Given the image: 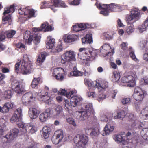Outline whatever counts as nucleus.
I'll return each mask as SVG.
<instances>
[{"label": "nucleus", "mask_w": 148, "mask_h": 148, "mask_svg": "<svg viewBox=\"0 0 148 148\" xmlns=\"http://www.w3.org/2000/svg\"><path fill=\"white\" fill-rule=\"evenodd\" d=\"M14 11V5H12L10 7L4 8V11L3 13V15L5 16L6 14H8L10 12L13 13Z\"/></svg>", "instance_id": "obj_34"}, {"label": "nucleus", "mask_w": 148, "mask_h": 148, "mask_svg": "<svg viewBox=\"0 0 148 148\" xmlns=\"http://www.w3.org/2000/svg\"><path fill=\"white\" fill-rule=\"evenodd\" d=\"M70 74L71 75L77 76H82L83 75L82 72L77 71H74L70 72Z\"/></svg>", "instance_id": "obj_49"}, {"label": "nucleus", "mask_w": 148, "mask_h": 148, "mask_svg": "<svg viewBox=\"0 0 148 148\" xmlns=\"http://www.w3.org/2000/svg\"><path fill=\"white\" fill-rule=\"evenodd\" d=\"M41 78L40 77L34 78L32 82L31 86L32 88H36L40 81Z\"/></svg>", "instance_id": "obj_43"}, {"label": "nucleus", "mask_w": 148, "mask_h": 148, "mask_svg": "<svg viewBox=\"0 0 148 148\" xmlns=\"http://www.w3.org/2000/svg\"><path fill=\"white\" fill-rule=\"evenodd\" d=\"M62 50V45L61 43L57 45L56 47L52 49L51 50V52L54 53H56Z\"/></svg>", "instance_id": "obj_44"}, {"label": "nucleus", "mask_w": 148, "mask_h": 148, "mask_svg": "<svg viewBox=\"0 0 148 148\" xmlns=\"http://www.w3.org/2000/svg\"><path fill=\"white\" fill-rule=\"evenodd\" d=\"M67 121L69 123L71 124L73 126H76V124L74 119L72 118H69L67 119Z\"/></svg>", "instance_id": "obj_55"}, {"label": "nucleus", "mask_w": 148, "mask_h": 148, "mask_svg": "<svg viewBox=\"0 0 148 148\" xmlns=\"http://www.w3.org/2000/svg\"><path fill=\"white\" fill-rule=\"evenodd\" d=\"M80 25L82 26V29L83 30L91 27V25L88 23H81L80 24Z\"/></svg>", "instance_id": "obj_56"}, {"label": "nucleus", "mask_w": 148, "mask_h": 148, "mask_svg": "<svg viewBox=\"0 0 148 148\" xmlns=\"http://www.w3.org/2000/svg\"><path fill=\"white\" fill-rule=\"evenodd\" d=\"M130 124L131 125V129H139L140 122L137 120H132L130 121Z\"/></svg>", "instance_id": "obj_32"}, {"label": "nucleus", "mask_w": 148, "mask_h": 148, "mask_svg": "<svg viewBox=\"0 0 148 148\" xmlns=\"http://www.w3.org/2000/svg\"><path fill=\"white\" fill-rule=\"evenodd\" d=\"M46 52H42L38 56L37 59V62L38 63L42 64L44 61L47 55Z\"/></svg>", "instance_id": "obj_33"}, {"label": "nucleus", "mask_w": 148, "mask_h": 148, "mask_svg": "<svg viewBox=\"0 0 148 148\" xmlns=\"http://www.w3.org/2000/svg\"><path fill=\"white\" fill-rule=\"evenodd\" d=\"M79 51L80 52H83L84 54L81 59L84 60L90 61L95 58V56L92 54L93 52L90 51L88 49L85 48H81L79 49Z\"/></svg>", "instance_id": "obj_7"}, {"label": "nucleus", "mask_w": 148, "mask_h": 148, "mask_svg": "<svg viewBox=\"0 0 148 148\" xmlns=\"http://www.w3.org/2000/svg\"><path fill=\"white\" fill-rule=\"evenodd\" d=\"M36 12V10H34L33 9H31L28 10V12L29 14L28 18H30L33 17H35V13Z\"/></svg>", "instance_id": "obj_48"}, {"label": "nucleus", "mask_w": 148, "mask_h": 148, "mask_svg": "<svg viewBox=\"0 0 148 148\" xmlns=\"http://www.w3.org/2000/svg\"><path fill=\"white\" fill-rule=\"evenodd\" d=\"M55 44V40L53 38H50L46 44V47L47 48L52 49L53 48V47Z\"/></svg>", "instance_id": "obj_39"}, {"label": "nucleus", "mask_w": 148, "mask_h": 148, "mask_svg": "<svg viewBox=\"0 0 148 148\" xmlns=\"http://www.w3.org/2000/svg\"><path fill=\"white\" fill-rule=\"evenodd\" d=\"M19 133V130L16 128L12 129L10 130V132L8 133L4 136L8 142H10L12 141L18 136Z\"/></svg>", "instance_id": "obj_10"}, {"label": "nucleus", "mask_w": 148, "mask_h": 148, "mask_svg": "<svg viewBox=\"0 0 148 148\" xmlns=\"http://www.w3.org/2000/svg\"><path fill=\"white\" fill-rule=\"evenodd\" d=\"M108 5H103L101 6L100 5L99 7V8L100 9H102L100 13L104 15L105 16H107L108 15L109 13V11H110V10L108 9Z\"/></svg>", "instance_id": "obj_24"}, {"label": "nucleus", "mask_w": 148, "mask_h": 148, "mask_svg": "<svg viewBox=\"0 0 148 148\" xmlns=\"http://www.w3.org/2000/svg\"><path fill=\"white\" fill-rule=\"evenodd\" d=\"M148 43L147 42V41L146 40H143L141 42L140 46L143 49L145 48H146L147 45L148 44Z\"/></svg>", "instance_id": "obj_61"}, {"label": "nucleus", "mask_w": 148, "mask_h": 148, "mask_svg": "<svg viewBox=\"0 0 148 148\" xmlns=\"http://www.w3.org/2000/svg\"><path fill=\"white\" fill-rule=\"evenodd\" d=\"M52 74L55 79L59 81H63L65 77L64 70L61 68H57L54 69Z\"/></svg>", "instance_id": "obj_5"}, {"label": "nucleus", "mask_w": 148, "mask_h": 148, "mask_svg": "<svg viewBox=\"0 0 148 148\" xmlns=\"http://www.w3.org/2000/svg\"><path fill=\"white\" fill-rule=\"evenodd\" d=\"M55 111L57 115L60 116H63L62 108L60 106L58 105L56 106L55 109Z\"/></svg>", "instance_id": "obj_38"}, {"label": "nucleus", "mask_w": 148, "mask_h": 148, "mask_svg": "<svg viewBox=\"0 0 148 148\" xmlns=\"http://www.w3.org/2000/svg\"><path fill=\"white\" fill-rule=\"evenodd\" d=\"M84 107L81 108L83 111H81V115L79 117V120L83 121L87 119L91 114H94V110L92 105L91 103H85Z\"/></svg>", "instance_id": "obj_3"}, {"label": "nucleus", "mask_w": 148, "mask_h": 148, "mask_svg": "<svg viewBox=\"0 0 148 148\" xmlns=\"http://www.w3.org/2000/svg\"><path fill=\"white\" fill-rule=\"evenodd\" d=\"M70 99V104L71 106L75 107L80 103L82 100V97L78 95H71Z\"/></svg>", "instance_id": "obj_14"}, {"label": "nucleus", "mask_w": 148, "mask_h": 148, "mask_svg": "<svg viewBox=\"0 0 148 148\" xmlns=\"http://www.w3.org/2000/svg\"><path fill=\"white\" fill-rule=\"evenodd\" d=\"M41 36L37 33H31L29 31H26L24 34V39L28 45L31 44L32 41L35 45H37L40 42Z\"/></svg>", "instance_id": "obj_2"}, {"label": "nucleus", "mask_w": 148, "mask_h": 148, "mask_svg": "<svg viewBox=\"0 0 148 148\" xmlns=\"http://www.w3.org/2000/svg\"><path fill=\"white\" fill-rule=\"evenodd\" d=\"M33 98H35L31 92H29L24 94L21 98L22 101L24 105H27L31 102Z\"/></svg>", "instance_id": "obj_12"}, {"label": "nucleus", "mask_w": 148, "mask_h": 148, "mask_svg": "<svg viewBox=\"0 0 148 148\" xmlns=\"http://www.w3.org/2000/svg\"><path fill=\"white\" fill-rule=\"evenodd\" d=\"M114 130V126H111L110 124L108 123L105 126L102 134L103 136L108 135L110 133L112 132Z\"/></svg>", "instance_id": "obj_21"}, {"label": "nucleus", "mask_w": 148, "mask_h": 148, "mask_svg": "<svg viewBox=\"0 0 148 148\" xmlns=\"http://www.w3.org/2000/svg\"><path fill=\"white\" fill-rule=\"evenodd\" d=\"M140 133L143 139L148 141V128H143Z\"/></svg>", "instance_id": "obj_41"}, {"label": "nucleus", "mask_w": 148, "mask_h": 148, "mask_svg": "<svg viewBox=\"0 0 148 148\" xmlns=\"http://www.w3.org/2000/svg\"><path fill=\"white\" fill-rule=\"evenodd\" d=\"M21 66V73L23 75L29 74L34 70L33 65L29 61V58L27 54H24Z\"/></svg>", "instance_id": "obj_1"}, {"label": "nucleus", "mask_w": 148, "mask_h": 148, "mask_svg": "<svg viewBox=\"0 0 148 148\" xmlns=\"http://www.w3.org/2000/svg\"><path fill=\"white\" fill-rule=\"evenodd\" d=\"M78 36L75 34L69 35L67 36L66 38V41L67 42L70 43L76 40Z\"/></svg>", "instance_id": "obj_35"}, {"label": "nucleus", "mask_w": 148, "mask_h": 148, "mask_svg": "<svg viewBox=\"0 0 148 148\" xmlns=\"http://www.w3.org/2000/svg\"><path fill=\"white\" fill-rule=\"evenodd\" d=\"M22 109L21 108H18L15 111L11 121L12 122H16L20 121L22 116Z\"/></svg>", "instance_id": "obj_13"}, {"label": "nucleus", "mask_w": 148, "mask_h": 148, "mask_svg": "<svg viewBox=\"0 0 148 148\" xmlns=\"http://www.w3.org/2000/svg\"><path fill=\"white\" fill-rule=\"evenodd\" d=\"M28 113L29 116L31 119H35L38 116L39 111L36 108H31L29 109Z\"/></svg>", "instance_id": "obj_20"}, {"label": "nucleus", "mask_w": 148, "mask_h": 148, "mask_svg": "<svg viewBox=\"0 0 148 148\" xmlns=\"http://www.w3.org/2000/svg\"><path fill=\"white\" fill-rule=\"evenodd\" d=\"M13 93V90L5 91L4 93L3 97L5 99H10L12 97Z\"/></svg>", "instance_id": "obj_40"}, {"label": "nucleus", "mask_w": 148, "mask_h": 148, "mask_svg": "<svg viewBox=\"0 0 148 148\" xmlns=\"http://www.w3.org/2000/svg\"><path fill=\"white\" fill-rule=\"evenodd\" d=\"M148 28V20H146L144 23L142 24L141 26L140 27L139 29L140 32H142L145 31Z\"/></svg>", "instance_id": "obj_45"}, {"label": "nucleus", "mask_w": 148, "mask_h": 148, "mask_svg": "<svg viewBox=\"0 0 148 148\" xmlns=\"http://www.w3.org/2000/svg\"><path fill=\"white\" fill-rule=\"evenodd\" d=\"M42 94L40 96V99L42 101L46 102L49 99V97L47 93L42 92Z\"/></svg>", "instance_id": "obj_46"}, {"label": "nucleus", "mask_w": 148, "mask_h": 148, "mask_svg": "<svg viewBox=\"0 0 148 148\" xmlns=\"http://www.w3.org/2000/svg\"><path fill=\"white\" fill-rule=\"evenodd\" d=\"M17 125H18L19 128H22L23 130V131L25 130V125L23 122L20 121L16 122Z\"/></svg>", "instance_id": "obj_60"}, {"label": "nucleus", "mask_w": 148, "mask_h": 148, "mask_svg": "<svg viewBox=\"0 0 148 148\" xmlns=\"http://www.w3.org/2000/svg\"><path fill=\"white\" fill-rule=\"evenodd\" d=\"M126 114L125 112L123 110H121L119 112H118L117 115L114 117V119H122L124 118Z\"/></svg>", "instance_id": "obj_42"}, {"label": "nucleus", "mask_w": 148, "mask_h": 148, "mask_svg": "<svg viewBox=\"0 0 148 148\" xmlns=\"http://www.w3.org/2000/svg\"><path fill=\"white\" fill-rule=\"evenodd\" d=\"M60 62L62 64H64L66 62H69L68 59L64 54L62 55L61 56L60 58Z\"/></svg>", "instance_id": "obj_50"}, {"label": "nucleus", "mask_w": 148, "mask_h": 148, "mask_svg": "<svg viewBox=\"0 0 148 148\" xmlns=\"http://www.w3.org/2000/svg\"><path fill=\"white\" fill-rule=\"evenodd\" d=\"M108 86V83L106 81H102L100 82H97L96 88L98 89H105L107 88Z\"/></svg>", "instance_id": "obj_29"}, {"label": "nucleus", "mask_w": 148, "mask_h": 148, "mask_svg": "<svg viewBox=\"0 0 148 148\" xmlns=\"http://www.w3.org/2000/svg\"><path fill=\"white\" fill-rule=\"evenodd\" d=\"M44 29L45 32L50 31L53 29V28L47 23L42 24L40 27H34L32 29V31L36 33L37 32L42 31Z\"/></svg>", "instance_id": "obj_11"}, {"label": "nucleus", "mask_w": 148, "mask_h": 148, "mask_svg": "<svg viewBox=\"0 0 148 148\" xmlns=\"http://www.w3.org/2000/svg\"><path fill=\"white\" fill-rule=\"evenodd\" d=\"M80 24L78 25H74L73 27V30L76 32L83 30L82 29V26H80Z\"/></svg>", "instance_id": "obj_52"}, {"label": "nucleus", "mask_w": 148, "mask_h": 148, "mask_svg": "<svg viewBox=\"0 0 148 148\" xmlns=\"http://www.w3.org/2000/svg\"><path fill=\"white\" fill-rule=\"evenodd\" d=\"M13 104L10 102L5 103L2 107L0 106V112L3 113H6L10 109L13 108Z\"/></svg>", "instance_id": "obj_16"}, {"label": "nucleus", "mask_w": 148, "mask_h": 148, "mask_svg": "<svg viewBox=\"0 0 148 148\" xmlns=\"http://www.w3.org/2000/svg\"><path fill=\"white\" fill-rule=\"evenodd\" d=\"M92 34H87L85 37L82 38V41L83 44H90L92 42Z\"/></svg>", "instance_id": "obj_23"}, {"label": "nucleus", "mask_w": 148, "mask_h": 148, "mask_svg": "<svg viewBox=\"0 0 148 148\" xmlns=\"http://www.w3.org/2000/svg\"><path fill=\"white\" fill-rule=\"evenodd\" d=\"M120 77V73L119 71H115L113 73V75L111 77L112 82H115L119 80Z\"/></svg>", "instance_id": "obj_30"}, {"label": "nucleus", "mask_w": 148, "mask_h": 148, "mask_svg": "<svg viewBox=\"0 0 148 148\" xmlns=\"http://www.w3.org/2000/svg\"><path fill=\"white\" fill-rule=\"evenodd\" d=\"M108 6V9L110 10L112 12H119L121 11L122 9V7L118 4L112 3Z\"/></svg>", "instance_id": "obj_19"}, {"label": "nucleus", "mask_w": 148, "mask_h": 148, "mask_svg": "<svg viewBox=\"0 0 148 148\" xmlns=\"http://www.w3.org/2000/svg\"><path fill=\"white\" fill-rule=\"evenodd\" d=\"M147 94L146 92L139 87H136L133 95L134 99L138 101H142Z\"/></svg>", "instance_id": "obj_4"}, {"label": "nucleus", "mask_w": 148, "mask_h": 148, "mask_svg": "<svg viewBox=\"0 0 148 148\" xmlns=\"http://www.w3.org/2000/svg\"><path fill=\"white\" fill-rule=\"evenodd\" d=\"M11 17L10 14H9L6 16H3L2 19V21L3 22L9 21L11 20Z\"/></svg>", "instance_id": "obj_63"}, {"label": "nucleus", "mask_w": 148, "mask_h": 148, "mask_svg": "<svg viewBox=\"0 0 148 148\" xmlns=\"http://www.w3.org/2000/svg\"><path fill=\"white\" fill-rule=\"evenodd\" d=\"M136 76L135 75L133 76L132 75H127L122 77L121 79V82L123 83H128V86L130 87H134L135 84V79Z\"/></svg>", "instance_id": "obj_8"}, {"label": "nucleus", "mask_w": 148, "mask_h": 148, "mask_svg": "<svg viewBox=\"0 0 148 148\" xmlns=\"http://www.w3.org/2000/svg\"><path fill=\"white\" fill-rule=\"evenodd\" d=\"M114 140L118 143L122 142L124 144H125L127 142V138L125 139L123 138L121 135H116L115 136L114 138Z\"/></svg>", "instance_id": "obj_27"}, {"label": "nucleus", "mask_w": 148, "mask_h": 148, "mask_svg": "<svg viewBox=\"0 0 148 148\" xmlns=\"http://www.w3.org/2000/svg\"><path fill=\"white\" fill-rule=\"evenodd\" d=\"M21 61L16 63L15 66V71L17 73H18V71L19 70V66L20 64H21Z\"/></svg>", "instance_id": "obj_64"}, {"label": "nucleus", "mask_w": 148, "mask_h": 148, "mask_svg": "<svg viewBox=\"0 0 148 148\" xmlns=\"http://www.w3.org/2000/svg\"><path fill=\"white\" fill-rule=\"evenodd\" d=\"M16 33V31L13 30L10 31L8 32L7 34V37L8 38H10L13 37Z\"/></svg>", "instance_id": "obj_57"}, {"label": "nucleus", "mask_w": 148, "mask_h": 148, "mask_svg": "<svg viewBox=\"0 0 148 148\" xmlns=\"http://www.w3.org/2000/svg\"><path fill=\"white\" fill-rule=\"evenodd\" d=\"M112 117L111 114L109 113H107L106 115H103L101 116L100 119L101 121L107 122L108 120H110L112 119Z\"/></svg>", "instance_id": "obj_36"}, {"label": "nucleus", "mask_w": 148, "mask_h": 148, "mask_svg": "<svg viewBox=\"0 0 148 148\" xmlns=\"http://www.w3.org/2000/svg\"><path fill=\"white\" fill-rule=\"evenodd\" d=\"M129 51V54L130 57L133 60L135 61H136L137 60V59L134 53V52L132 51H131L130 50Z\"/></svg>", "instance_id": "obj_58"}, {"label": "nucleus", "mask_w": 148, "mask_h": 148, "mask_svg": "<svg viewBox=\"0 0 148 148\" xmlns=\"http://www.w3.org/2000/svg\"><path fill=\"white\" fill-rule=\"evenodd\" d=\"M51 110L49 108L46 109L45 111L40 114L39 116V119L41 122H45L49 116L51 114Z\"/></svg>", "instance_id": "obj_18"}, {"label": "nucleus", "mask_w": 148, "mask_h": 148, "mask_svg": "<svg viewBox=\"0 0 148 148\" xmlns=\"http://www.w3.org/2000/svg\"><path fill=\"white\" fill-rule=\"evenodd\" d=\"M131 101V99L130 98H124L121 100V102L123 105L129 104Z\"/></svg>", "instance_id": "obj_51"}, {"label": "nucleus", "mask_w": 148, "mask_h": 148, "mask_svg": "<svg viewBox=\"0 0 148 148\" xmlns=\"http://www.w3.org/2000/svg\"><path fill=\"white\" fill-rule=\"evenodd\" d=\"M36 131V128L34 126L31 125L30 124H28L25 126V130L23 131V132L32 134L35 133Z\"/></svg>", "instance_id": "obj_17"}, {"label": "nucleus", "mask_w": 148, "mask_h": 148, "mask_svg": "<svg viewBox=\"0 0 148 148\" xmlns=\"http://www.w3.org/2000/svg\"><path fill=\"white\" fill-rule=\"evenodd\" d=\"M16 47L19 49H26V47L25 45L21 42H18L16 45Z\"/></svg>", "instance_id": "obj_59"}, {"label": "nucleus", "mask_w": 148, "mask_h": 148, "mask_svg": "<svg viewBox=\"0 0 148 148\" xmlns=\"http://www.w3.org/2000/svg\"><path fill=\"white\" fill-rule=\"evenodd\" d=\"M143 116L144 119H148V107L143 109L141 112V116Z\"/></svg>", "instance_id": "obj_37"}, {"label": "nucleus", "mask_w": 148, "mask_h": 148, "mask_svg": "<svg viewBox=\"0 0 148 148\" xmlns=\"http://www.w3.org/2000/svg\"><path fill=\"white\" fill-rule=\"evenodd\" d=\"M69 62L75 60V55L73 51H66L64 53Z\"/></svg>", "instance_id": "obj_26"}, {"label": "nucleus", "mask_w": 148, "mask_h": 148, "mask_svg": "<svg viewBox=\"0 0 148 148\" xmlns=\"http://www.w3.org/2000/svg\"><path fill=\"white\" fill-rule=\"evenodd\" d=\"M42 135L45 138H47L49 137L51 132L50 128L48 126L44 127L42 129Z\"/></svg>", "instance_id": "obj_28"}, {"label": "nucleus", "mask_w": 148, "mask_h": 148, "mask_svg": "<svg viewBox=\"0 0 148 148\" xmlns=\"http://www.w3.org/2000/svg\"><path fill=\"white\" fill-rule=\"evenodd\" d=\"M56 7H66V5L64 2L60 0H51Z\"/></svg>", "instance_id": "obj_31"}, {"label": "nucleus", "mask_w": 148, "mask_h": 148, "mask_svg": "<svg viewBox=\"0 0 148 148\" xmlns=\"http://www.w3.org/2000/svg\"><path fill=\"white\" fill-rule=\"evenodd\" d=\"M131 14L128 15L127 16V22L131 23L130 21L134 20L135 22L140 19L141 16L140 12L137 10H132L130 12Z\"/></svg>", "instance_id": "obj_9"}, {"label": "nucleus", "mask_w": 148, "mask_h": 148, "mask_svg": "<svg viewBox=\"0 0 148 148\" xmlns=\"http://www.w3.org/2000/svg\"><path fill=\"white\" fill-rule=\"evenodd\" d=\"M59 93L61 95H66L68 99L70 98L71 95H73L75 93L74 90L71 91L69 92H67L65 89H62L59 91Z\"/></svg>", "instance_id": "obj_25"}, {"label": "nucleus", "mask_w": 148, "mask_h": 148, "mask_svg": "<svg viewBox=\"0 0 148 148\" xmlns=\"http://www.w3.org/2000/svg\"><path fill=\"white\" fill-rule=\"evenodd\" d=\"M103 36L104 38L106 40H110L112 39L113 38V35L111 33L106 32L103 33Z\"/></svg>", "instance_id": "obj_47"}, {"label": "nucleus", "mask_w": 148, "mask_h": 148, "mask_svg": "<svg viewBox=\"0 0 148 148\" xmlns=\"http://www.w3.org/2000/svg\"><path fill=\"white\" fill-rule=\"evenodd\" d=\"M99 130L97 128H95L92 130L90 133V135L92 136H96L99 134Z\"/></svg>", "instance_id": "obj_53"}, {"label": "nucleus", "mask_w": 148, "mask_h": 148, "mask_svg": "<svg viewBox=\"0 0 148 148\" xmlns=\"http://www.w3.org/2000/svg\"><path fill=\"white\" fill-rule=\"evenodd\" d=\"M11 86L12 88L17 94H22L25 91V89L22 85L17 80L14 79L12 80Z\"/></svg>", "instance_id": "obj_6"}, {"label": "nucleus", "mask_w": 148, "mask_h": 148, "mask_svg": "<svg viewBox=\"0 0 148 148\" xmlns=\"http://www.w3.org/2000/svg\"><path fill=\"white\" fill-rule=\"evenodd\" d=\"M84 82L85 85L88 86L89 89L96 88L97 82L96 81L93 82L90 79H85Z\"/></svg>", "instance_id": "obj_22"}, {"label": "nucleus", "mask_w": 148, "mask_h": 148, "mask_svg": "<svg viewBox=\"0 0 148 148\" xmlns=\"http://www.w3.org/2000/svg\"><path fill=\"white\" fill-rule=\"evenodd\" d=\"M64 136L63 134V132L62 131H59L58 134H57L56 137H54L53 136L51 138V140L54 144H57L61 142L62 140L63 141H65V140H64L63 138Z\"/></svg>", "instance_id": "obj_15"}, {"label": "nucleus", "mask_w": 148, "mask_h": 148, "mask_svg": "<svg viewBox=\"0 0 148 148\" xmlns=\"http://www.w3.org/2000/svg\"><path fill=\"white\" fill-rule=\"evenodd\" d=\"M102 47L104 50L108 51V54L109 53L108 51L111 49V46L109 44H105L102 46Z\"/></svg>", "instance_id": "obj_62"}, {"label": "nucleus", "mask_w": 148, "mask_h": 148, "mask_svg": "<svg viewBox=\"0 0 148 148\" xmlns=\"http://www.w3.org/2000/svg\"><path fill=\"white\" fill-rule=\"evenodd\" d=\"M134 30V28L133 25L132 24H131L129 26H128L126 32L127 33L130 34V33L132 32Z\"/></svg>", "instance_id": "obj_54"}]
</instances>
